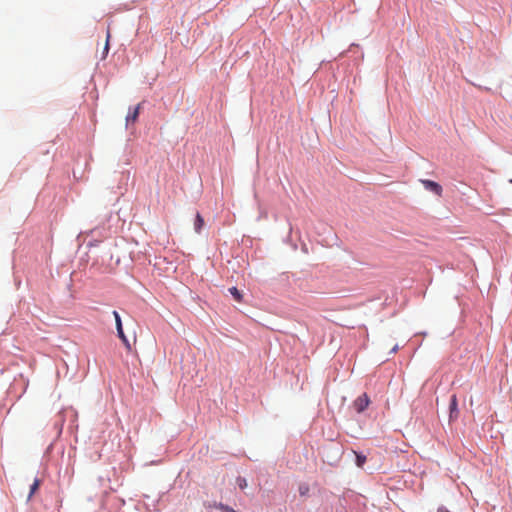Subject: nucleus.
<instances>
[{"label":"nucleus","mask_w":512,"mask_h":512,"mask_svg":"<svg viewBox=\"0 0 512 512\" xmlns=\"http://www.w3.org/2000/svg\"><path fill=\"white\" fill-rule=\"evenodd\" d=\"M113 316L115 318V324H116V329H117V335L118 337L121 339V341L123 342L125 348L127 349L128 352L131 351V344L130 342L128 341L124 331H123V327H122V321H121V318H120V315L117 311H113Z\"/></svg>","instance_id":"1"},{"label":"nucleus","mask_w":512,"mask_h":512,"mask_svg":"<svg viewBox=\"0 0 512 512\" xmlns=\"http://www.w3.org/2000/svg\"><path fill=\"white\" fill-rule=\"evenodd\" d=\"M370 399L366 393L358 396L353 402V407L358 413H362L369 405Z\"/></svg>","instance_id":"2"},{"label":"nucleus","mask_w":512,"mask_h":512,"mask_svg":"<svg viewBox=\"0 0 512 512\" xmlns=\"http://www.w3.org/2000/svg\"><path fill=\"white\" fill-rule=\"evenodd\" d=\"M421 183L423 184L425 189L432 191L433 193H435L438 196L442 195V192H443L442 186L440 184H438L437 182L424 179V180H421Z\"/></svg>","instance_id":"3"},{"label":"nucleus","mask_w":512,"mask_h":512,"mask_svg":"<svg viewBox=\"0 0 512 512\" xmlns=\"http://www.w3.org/2000/svg\"><path fill=\"white\" fill-rule=\"evenodd\" d=\"M141 104H138L136 107L133 108V110H130L126 116V125L132 126L136 123V120L139 115Z\"/></svg>","instance_id":"4"},{"label":"nucleus","mask_w":512,"mask_h":512,"mask_svg":"<svg viewBox=\"0 0 512 512\" xmlns=\"http://www.w3.org/2000/svg\"><path fill=\"white\" fill-rule=\"evenodd\" d=\"M204 226V219L200 215V213L196 214L195 221H194V230L196 233H200L202 228Z\"/></svg>","instance_id":"5"},{"label":"nucleus","mask_w":512,"mask_h":512,"mask_svg":"<svg viewBox=\"0 0 512 512\" xmlns=\"http://www.w3.org/2000/svg\"><path fill=\"white\" fill-rule=\"evenodd\" d=\"M110 37H111V34H110V31L108 30L107 31V35H106L105 45H104V48H103V51H102V59H105L106 56L108 55Z\"/></svg>","instance_id":"6"},{"label":"nucleus","mask_w":512,"mask_h":512,"mask_svg":"<svg viewBox=\"0 0 512 512\" xmlns=\"http://www.w3.org/2000/svg\"><path fill=\"white\" fill-rule=\"evenodd\" d=\"M354 454L356 455V465L359 467V468H362L366 462V456L361 454V453H357L354 451Z\"/></svg>","instance_id":"7"},{"label":"nucleus","mask_w":512,"mask_h":512,"mask_svg":"<svg viewBox=\"0 0 512 512\" xmlns=\"http://www.w3.org/2000/svg\"><path fill=\"white\" fill-rule=\"evenodd\" d=\"M229 291L237 302H241L242 295L236 287H231Z\"/></svg>","instance_id":"8"},{"label":"nucleus","mask_w":512,"mask_h":512,"mask_svg":"<svg viewBox=\"0 0 512 512\" xmlns=\"http://www.w3.org/2000/svg\"><path fill=\"white\" fill-rule=\"evenodd\" d=\"M39 486H40V480L36 478L30 487V494H29L28 498L32 497V495L38 490Z\"/></svg>","instance_id":"9"},{"label":"nucleus","mask_w":512,"mask_h":512,"mask_svg":"<svg viewBox=\"0 0 512 512\" xmlns=\"http://www.w3.org/2000/svg\"><path fill=\"white\" fill-rule=\"evenodd\" d=\"M216 507L218 509H220L221 511H223V512H237L233 508H231V507H229L227 505H224L222 503L217 504Z\"/></svg>","instance_id":"10"},{"label":"nucleus","mask_w":512,"mask_h":512,"mask_svg":"<svg viewBox=\"0 0 512 512\" xmlns=\"http://www.w3.org/2000/svg\"><path fill=\"white\" fill-rule=\"evenodd\" d=\"M456 410H457V397H456V395H452L451 401H450V411L452 413L453 411H456Z\"/></svg>","instance_id":"11"},{"label":"nucleus","mask_w":512,"mask_h":512,"mask_svg":"<svg viewBox=\"0 0 512 512\" xmlns=\"http://www.w3.org/2000/svg\"><path fill=\"white\" fill-rule=\"evenodd\" d=\"M237 484L239 486L240 489H244L247 487V482H246V479L245 478H242V477H238L237 478Z\"/></svg>","instance_id":"12"},{"label":"nucleus","mask_w":512,"mask_h":512,"mask_svg":"<svg viewBox=\"0 0 512 512\" xmlns=\"http://www.w3.org/2000/svg\"><path fill=\"white\" fill-rule=\"evenodd\" d=\"M309 491V487L307 485H301L299 487V492L301 495H305L306 493H308Z\"/></svg>","instance_id":"13"},{"label":"nucleus","mask_w":512,"mask_h":512,"mask_svg":"<svg viewBox=\"0 0 512 512\" xmlns=\"http://www.w3.org/2000/svg\"><path fill=\"white\" fill-rule=\"evenodd\" d=\"M438 512H448V511H447V509H445V508H439V509H438Z\"/></svg>","instance_id":"14"}]
</instances>
